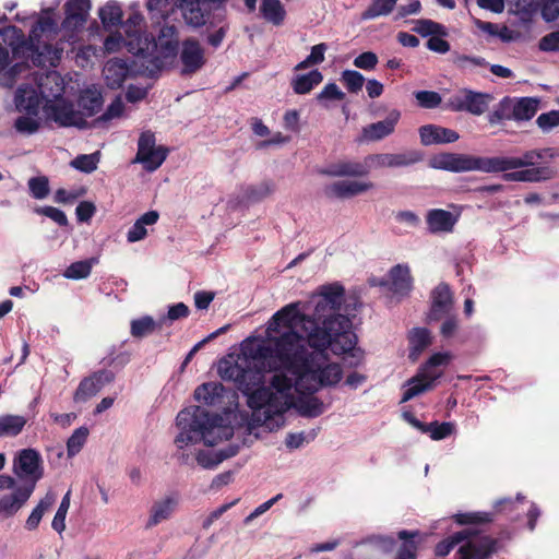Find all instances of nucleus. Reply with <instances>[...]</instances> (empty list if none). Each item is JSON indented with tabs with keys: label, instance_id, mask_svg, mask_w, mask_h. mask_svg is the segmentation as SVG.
I'll return each instance as SVG.
<instances>
[{
	"label": "nucleus",
	"instance_id": "nucleus-1",
	"mask_svg": "<svg viewBox=\"0 0 559 559\" xmlns=\"http://www.w3.org/2000/svg\"><path fill=\"white\" fill-rule=\"evenodd\" d=\"M297 326L295 306H285L270 319L267 338L257 343L247 354L253 360L264 361L269 372L289 373L290 378L297 379L313 354L307 348V337L296 331Z\"/></svg>",
	"mask_w": 559,
	"mask_h": 559
},
{
	"label": "nucleus",
	"instance_id": "nucleus-2",
	"mask_svg": "<svg viewBox=\"0 0 559 559\" xmlns=\"http://www.w3.org/2000/svg\"><path fill=\"white\" fill-rule=\"evenodd\" d=\"M550 148L525 151L521 156H475L463 153H440L433 155L429 166L451 173L481 171L502 173L508 182H544L554 178L556 171L548 164L538 163L546 156H552Z\"/></svg>",
	"mask_w": 559,
	"mask_h": 559
},
{
	"label": "nucleus",
	"instance_id": "nucleus-3",
	"mask_svg": "<svg viewBox=\"0 0 559 559\" xmlns=\"http://www.w3.org/2000/svg\"><path fill=\"white\" fill-rule=\"evenodd\" d=\"M59 26L53 9L41 11L26 38L23 31L14 25L0 29V71L11 62V56L22 63L35 67H56L63 53V47L56 41Z\"/></svg>",
	"mask_w": 559,
	"mask_h": 559
},
{
	"label": "nucleus",
	"instance_id": "nucleus-4",
	"mask_svg": "<svg viewBox=\"0 0 559 559\" xmlns=\"http://www.w3.org/2000/svg\"><path fill=\"white\" fill-rule=\"evenodd\" d=\"M265 371L267 370L264 368V361L261 368L247 361L245 366L238 361H225L219 366L221 378L234 381L237 389L247 397V405L252 413H243L240 416L249 435L258 427H264L262 419L272 414L275 403L278 402L277 397L283 400L281 395L290 385L289 376L284 372L274 373L265 385Z\"/></svg>",
	"mask_w": 559,
	"mask_h": 559
},
{
	"label": "nucleus",
	"instance_id": "nucleus-5",
	"mask_svg": "<svg viewBox=\"0 0 559 559\" xmlns=\"http://www.w3.org/2000/svg\"><path fill=\"white\" fill-rule=\"evenodd\" d=\"M312 313H299L295 306L296 320L301 332L306 335L309 347L312 349L330 348L335 355L347 354L355 350L357 335L347 316L340 314L338 309L321 295L312 298Z\"/></svg>",
	"mask_w": 559,
	"mask_h": 559
},
{
	"label": "nucleus",
	"instance_id": "nucleus-6",
	"mask_svg": "<svg viewBox=\"0 0 559 559\" xmlns=\"http://www.w3.org/2000/svg\"><path fill=\"white\" fill-rule=\"evenodd\" d=\"M312 313H299L295 306L296 320L301 332L306 335L309 347L312 349L330 348L335 355L347 354L355 350L357 335L347 316L340 314L338 309L321 295L312 298Z\"/></svg>",
	"mask_w": 559,
	"mask_h": 559
},
{
	"label": "nucleus",
	"instance_id": "nucleus-7",
	"mask_svg": "<svg viewBox=\"0 0 559 559\" xmlns=\"http://www.w3.org/2000/svg\"><path fill=\"white\" fill-rule=\"evenodd\" d=\"M231 417H237L231 409H225L224 414L219 415L212 414L202 406L185 408L176 417L180 432L176 437L175 443L182 449L201 441L207 447H213L223 440H228L234 436V428L230 425Z\"/></svg>",
	"mask_w": 559,
	"mask_h": 559
},
{
	"label": "nucleus",
	"instance_id": "nucleus-8",
	"mask_svg": "<svg viewBox=\"0 0 559 559\" xmlns=\"http://www.w3.org/2000/svg\"><path fill=\"white\" fill-rule=\"evenodd\" d=\"M224 0H181L179 8L186 23L192 27L206 26V41L218 48L229 28Z\"/></svg>",
	"mask_w": 559,
	"mask_h": 559
},
{
	"label": "nucleus",
	"instance_id": "nucleus-9",
	"mask_svg": "<svg viewBox=\"0 0 559 559\" xmlns=\"http://www.w3.org/2000/svg\"><path fill=\"white\" fill-rule=\"evenodd\" d=\"M289 389L281 395L283 400L277 397L278 402L275 403L272 414L262 419L267 431H276L282 428L285 424L284 415L292 408L306 418H317L326 409L324 403L313 395L314 393H298V397L295 399L293 389L297 392L296 379L289 377Z\"/></svg>",
	"mask_w": 559,
	"mask_h": 559
},
{
	"label": "nucleus",
	"instance_id": "nucleus-10",
	"mask_svg": "<svg viewBox=\"0 0 559 559\" xmlns=\"http://www.w3.org/2000/svg\"><path fill=\"white\" fill-rule=\"evenodd\" d=\"M461 543L463 544L459 547L455 559H489L496 551L497 544L488 535L479 534L472 528H465L438 543L435 547V555L442 559Z\"/></svg>",
	"mask_w": 559,
	"mask_h": 559
},
{
	"label": "nucleus",
	"instance_id": "nucleus-11",
	"mask_svg": "<svg viewBox=\"0 0 559 559\" xmlns=\"http://www.w3.org/2000/svg\"><path fill=\"white\" fill-rule=\"evenodd\" d=\"M326 349H313L312 360L308 361L296 379L297 393H317L321 388L336 385L343 377L336 362H328Z\"/></svg>",
	"mask_w": 559,
	"mask_h": 559
},
{
	"label": "nucleus",
	"instance_id": "nucleus-12",
	"mask_svg": "<svg viewBox=\"0 0 559 559\" xmlns=\"http://www.w3.org/2000/svg\"><path fill=\"white\" fill-rule=\"evenodd\" d=\"M12 472L21 481V486L34 491L37 483L44 476L40 453L33 448L20 450L13 459Z\"/></svg>",
	"mask_w": 559,
	"mask_h": 559
},
{
	"label": "nucleus",
	"instance_id": "nucleus-13",
	"mask_svg": "<svg viewBox=\"0 0 559 559\" xmlns=\"http://www.w3.org/2000/svg\"><path fill=\"white\" fill-rule=\"evenodd\" d=\"M492 99L493 97L489 93L463 88L457 94L450 96L444 106L445 109L454 112L465 111L474 116H481L488 110Z\"/></svg>",
	"mask_w": 559,
	"mask_h": 559
},
{
	"label": "nucleus",
	"instance_id": "nucleus-14",
	"mask_svg": "<svg viewBox=\"0 0 559 559\" xmlns=\"http://www.w3.org/2000/svg\"><path fill=\"white\" fill-rule=\"evenodd\" d=\"M155 134L151 131L141 133L138 141V152L133 163L143 165L146 171L153 173L162 166L168 155V148L156 146Z\"/></svg>",
	"mask_w": 559,
	"mask_h": 559
},
{
	"label": "nucleus",
	"instance_id": "nucleus-15",
	"mask_svg": "<svg viewBox=\"0 0 559 559\" xmlns=\"http://www.w3.org/2000/svg\"><path fill=\"white\" fill-rule=\"evenodd\" d=\"M49 119L55 121L59 127H75L78 129H87L91 124L74 109L72 103L64 99H57L56 103L47 107Z\"/></svg>",
	"mask_w": 559,
	"mask_h": 559
},
{
	"label": "nucleus",
	"instance_id": "nucleus-16",
	"mask_svg": "<svg viewBox=\"0 0 559 559\" xmlns=\"http://www.w3.org/2000/svg\"><path fill=\"white\" fill-rule=\"evenodd\" d=\"M180 74L190 76L200 71L205 62L204 49L194 38H187L181 43L179 52Z\"/></svg>",
	"mask_w": 559,
	"mask_h": 559
},
{
	"label": "nucleus",
	"instance_id": "nucleus-17",
	"mask_svg": "<svg viewBox=\"0 0 559 559\" xmlns=\"http://www.w3.org/2000/svg\"><path fill=\"white\" fill-rule=\"evenodd\" d=\"M114 380L115 373L111 370L102 369L93 372L81 380L73 394V401L75 403L87 402Z\"/></svg>",
	"mask_w": 559,
	"mask_h": 559
},
{
	"label": "nucleus",
	"instance_id": "nucleus-18",
	"mask_svg": "<svg viewBox=\"0 0 559 559\" xmlns=\"http://www.w3.org/2000/svg\"><path fill=\"white\" fill-rule=\"evenodd\" d=\"M135 55L145 59L142 62V67L145 69L146 74L150 78H155L166 67L168 60L175 59L178 55V41L166 40L165 43H162L159 51L148 58L145 57L143 48H139Z\"/></svg>",
	"mask_w": 559,
	"mask_h": 559
},
{
	"label": "nucleus",
	"instance_id": "nucleus-19",
	"mask_svg": "<svg viewBox=\"0 0 559 559\" xmlns=\"http://www.w3.org/2000/svg\"><path fill=\"white\" fill-rule=\"evenodd\" d=\"M423 158V153L417 150H409L401 153H381L368 157L371 164L378 168L408 167L421 162Z\"/></svg>",
	"mask_w": 559,
	"mask_h": 559
},
{
	"label": "nucleus",
	"instance_id": "nucleus-20",
	"mask_svg": "<svg viewBox=\"0 0 559 559\" xmlns=\"http://www.w3.org/2000/svg\"><path fill=\"white\" fill-rule=\"evenodd\" d=\"M41 98L52 102L61 98L64 92V82L57 71H46L34 78Z\"/></svg>",
	"mask_w": 559,
	"mask_h": 559
},
{
	"label": "nucleus",
	"instance_id": "nucleus-21",
	"mask_svg": "<svg viewBox=\"0 0 559 559\" xmlns=\"http://www.w3.org/2000/svg\"><path fill=\"white\" fill-rule=\"evenodd\" d=\"M43 100L45 99L41 98L38 87L31 84L20 85L14 96L16 109L33 116L38 115Z\"/></svg>",
	"mask_w": 559,
	"mask_h": 559
},
{
	"label": "nucleus",
	"instance_id": "nucleus-22",
	"mask_svg": "<svg viewBox=\"0 0 559 559\" xmlns=\"http://www.w3.org/2000/svg\"><path fill=\"white\" fill-rule=\"evenodd\" d=\"M402 417L405 421L418 429L423 433H428L432 440H442L452 435L454 425L449 421L438 423L437 420L425 424L417 419L413 413L403 412Z\"/></svg>",
	"mask_w": 559,
	"mask_h": 559
},
{
	"label": "nucleus",
	"instance_id": "nucleus-23",
	"mask_svg": "<svg viewBox=\"0 0 559 559\" xmlns=\"http://www.w3.org/2000/svg\"><path fill=\"white\" fill-rule=\"evenodd\" d=\"M452 293L448 284L440 283L431 292V308L428 314L430 321H438L448 316L452 309Z\"/></svg>",
	"mask_w": 559,
	"mask_h": 559
},
{
	"label": "nucleus",
	"instance_id": "nucleus-24",
	"mask_svg": "<svg viewBox=\"0 0 559 559\" xmlns=\"http://www.w3.org/2000/svg\"><path fill=\"white\" fill-rule=\"evenodd\" d=\"M91 9V0H68L64 4V20L61 26L67 29H78L84 25L88 11Z\"/></svg>",
	"mask_w": 559,
	"mask_h": 559
},
{
	"label": "nucleus",
	"instance_id": "nucleus-25",
	"mask_svg": "<svg viewBox=\"0 0 559 559\" xmlns=\"http://www.w3.org/2000/svg\"><path fill=\"white\" fill-rule=\"evenodd\" d=\"M400 117V111L393 109L392 111L389 112L385 119L364 127L362 138L366 141L374 142L389 136L394 132L395 126L397 124Z\"/></svg>",
	"mask_w": 559,
	"mask_h": 559
},
{
	"label": "nucleus",
	"instance_id": "nucleus-26",
	"mask_svg": "<svg viewBox=\"0 0 559 559\" xmlns=\"http://www.w3.org/2000/svg\"><path fill=\"white\" fill-rule=\"evenodd\" d=\"M420 142L425 146L453 143L460 139L455 130L437 124H425L419 128Z\"/></svg>",
	"mask_w": 559,
	"mask_h": 559
},
{
	"label": "nucleus",
	"instance_id": "nucleus-27",
	"mask_svg": "<svg viewBox=\"0 0 559 559\" xmlns=\"http://www.w3.org/2000/svg\"><path fill=\"white\" fill-rule=\"evenodd\" d=\"M33 492L20 485L12 493L2 496L0 498V515L3 518L15 515L25 506Z\"/></svg>",
	"mask_w": 559,
	"mask_h": 559
},
{
	"label": "nucleus",
	"instance_id": "nucleus-28",
	"mask_svg": "<svg viewBox=\"0 0 559 559\" xmlns=\"http://www.w3.org/2000/svg\"><path fill=\"white\" fill-rule=\"evenodd\" d=\"M129 73L130 68L127 61L119 58L108 60L103 69L105 83L111 90L120 88Z\"/></svg>",
	"mask_w": 559,
	"mask_h": 559
},
{
	"label": "nucleus",
	"instance_id": "nucleus-29",
	"mask_svg": "<svg viewBox=\"0 0 559 559\" xmlns=\"http://www.w3.org/2000/svg\"><path fill=\"white\" fill-rule=\"evenodd\" d=\"M373 187L372 182L359 181H337L326 186L324 193L329 198L348 199L370 190Z\"/></svg>",
	"mask_w": 559,
	"mask_h": 559
},
{
	"label": "nucleus",
	"instance_id": "nucleus-30",
	"mask_svg": "<svg viewBox=\"0 0 559 559\" xmlns=\"http://www.w3.org/2000/svg\"><path fill=\"white\" fill-rule=\"evenodd\" d=\"M456 221L451 212L442 209L429 210L426 215L428 229L432 234L452 231Z\"/></svg>",
	"mask_w": 559,
	"mask_h": 559
},
{
	"label": "nucleus",
	"instance_id": "nucleus-31",
	"mask_svg": "<svg viewBox=\"0 0 559 559\" xmlns=\"http://www.w3.org/2000/svg\"><path fill=\"white\" fill-rule=\"evenodd\" d=\"M226 393L227 390L222 383L206 382L195 389L194 397L207 406H217L223 403Z\"/></svg>",
	"mask_w": 559,
	"mask_h": 559
},
{
	"label": "nucleus",
	"instance_id": "nucleus-32",
	"mask_svg": "<svg viewBox=\"0 0 559 559\" xmlns=\"http://www.w3.org/2000/svg\"><path fill=\"white\" fill-rule=\"evenodd\" d=\"M390 289L400 296H407L413 288L411 270L406 264H397L390 270Z\"/></svg>",
	"mask_w": 559,
	"mask_h": 559
},
{
	"label": "nucleus",
	"instance_id": "nucleus-33",
	"mask_svg": "<svg viewBox=\"0 0 559 559\" xmlns=\"http://www.w3.org/2000/svg\"><path fill=\"white\" fill-rule=\"evenodd\" d=\"M275 191V185L265 180L257 185H249L241 189L239 202L245 204H253L263 201Z\"/></svg>",
	"mask_w": 559,
	"mask_h": 559
},
{
	"label": "nucleus",
	"instance_id": "nucleus-34",
	"mask_svg": "<svg viewBox=\"0 0 559 559\" xmlns=\"http://www.w3.org/2000/svg\"><path fill=\"white\" fill-rule=\"evenodd\" d=\"M178 504V497L175 495L167 496L160 501H156L152 509L151 515L146 523V527H153L170 518Z\"/></svg>",
	"mask_w": 559,
	"mask_h": 559
},
{
	"label": "nucleus",
	"instance_id": "nucleus-35",
	"mask_svg": "<svg viewBox=\"0 0 559 559\" xmlns=\"http://www.w3.org/2000/svg\"><path fill=\"white\" fill-rule=\"evenodd\" d=\"M103 96L96 90H85L78 99V110L84 119L95 116L103 107Z\"/></svg>",
	"mask_w": 559,
	"mask_h": 559
},
{
	"label": "nucleus",
	"instance_id": "nucleus-36",
	"mask_svg": "<svg viewBox=\"0 0 559 559\" xmlns=\"http://www.w3.org/2000/svg\"><path fill=\"white\" fill-rule=\"evenodd\" d=\"M159 214L157 211H148L141 215L127 233V240L130 243L144 239L147 235L146 226L157 223Z\"/></svg>",
	"mask_w": 559,
	"mask_h": 559
},
{
	"label": "nucleus",
	"instance_id": "nucleus-37",
	"mask_svg": "<svg viewBox=\"0 0 559 559\" xmlns=\"http://www.w3.org/2000/svg\"><path fill=\"white\" fill-rule=\"evenodd\" d=\"M27 418L22 415L3 414L0 415V439L15 438L25 428Z\"/></svg>",
	"mask_w": 559,
	"mask_h": 559
},
{
	"label": "nucleus",
	"instance_id": "nucleus-38",
	"mask_svg": "<svg viewBox=\"0 0 559 559\" xmlns=\"http://www.w3.org/2000/svg\"><path fill=\"white\" fill-rule=\"evenodd\" d=\"M56 502V493L49 490L44 498L39 500L37 506L32 510L25 522V528L34 531L38 527L45 512H47Z\"/></svg>",
	"mask_w": 559,
	"mask_h": 559
},
{
	"label": "nucleus",
	"instance_id": "nucleus-39",
	"mask_svg": "<svg viewBox=\"0 0 559 559\" xmlns=\"http://www.w3.org/2000/svg\"><path fill=\"white\" fill-rule=\"evenodd\" d=\"M323 80L322 73L318 70H311L306 74L296 75L292 80L293 91L298 95H305L312 91Z\"/></svg>",
	"mask_w": 559,
	"mask_h": 559
},
{
	"label": "nucleus",
	"instance_id": "nucleus-40",
	"mask_svg": "<svg viewBox=\"0 0 559 559\" xmlns=\"http://www.w3.org/2000/svg\"><path fill=\"white\" fill-rule=\"evenodd\" d=\"M433 385L435 382L429 378H424L419 371L415 377L406 382V389L404 390L401 403H405L419 394L431 390Z\"/></svg>",
	"mask_w": 559,
	"mask_h": 559
},
{
	"label": "nucleus",
	"instance_id": "nucleus-41",
	"mask_svg": "<svg viewBox=\"0 0 559 559\" xmlns=\"http://www.w3.org/2000/svg\"><path fill=\"white\" fill-rule=\"evenodd\" d=\"M514 98V121L531 120L538 109L539 100L534 97H513Z\"/></svg>",
	"mask_w": 559,
	"mask_h": 559
},
{
	"label": "nucleus",
	"instance_id": "nucleus-42",
	"mask_svg": "<svg viewBox=\"0 0 559 559\" xmlns=\"http://www.w3.org/2000/svg\"><path fill=\"white\" fill-rule=\"evenodd\" d=\"M514 98L510 96H504L500 102L495 106L493 110L489 112L487 119L488 122L492 126L499 124L504 120H514Z\"/></svg>",
	"mask_w": 559,
	"mask_h": 559
},
{
	"label": "nucleus",
	"instance_id": "nucleus-43",
	"mask_svg": "<svg viewBox=\"0 0 559 559\" xmlns=\"http://www.w3.org/2000/svg\"><path fill=\"white\" fill-rule=\"evenodd\" d=\"M409 358L417 359L420 353L430 345V332L426 328H414L409 333Z\"/></svg>",
	"mask_w": 559,
	"mask_h": 559
},
{
	"label": "nucleus",
	"instance_id": "nucleus-44",
	"mask_svg": "<svg viewBox=\"0 0 559 559\" xmlns=\"http://www.w3.org/2000/svg\"><path fill=\"white\" fill-rule=\"evenodd\" d=\"M262 17L273 25H281L286 15V11L280 0H262L260 4Z\"/></svg>",
	"mask_w": 559,
	"mask_h": 559
},
{
	"label": "nucleus",
	"instance_id": "nucleus-45",
	"mask_svg": "<svg viewBox=\"0 0 559 559\" xmlns=\"http://www.w3.org/2000/svg\"><path fill=\"white\" fill-rule=\"evenodd\" d=\"M162 326L159 319L154 320L151 316H142L131 321L130 333L135 338H142L162 329Z\"/></svg>",
	"mask_w": 559,
	"mask_h": 559
},
{
	"label": "nucleus",
	"instance_id": "nucleus-46",
	"mask_svg": "<svg viewBox=\"0 0 559 559\" xmlns=\"http://www.w3.org/2000/svg\"><path fill=\"white\" fill-rule=\"evenodd\" d=\"M450 355L448 353H435L419 369L420 374L424 378H429L433 382L441 377V372L437 371L436 368L444 366L449 362Z\"/></svg>",
	"mask_w": 559,
	"mask_h": 559
},
{
	"label": "nucleus",
	"instance_id": "nucleus-47",
	"mask_svg": "<svg viewBox=\"0 0 559 559\" xmlns=\"http://www.w3.org/2000/svg\"><path fill=\"white\" fill-rule=\"evenodd\" d=\"M98 15L105 28L122 24V10L116 1H108L99 9Z\"/></svg>",
	"mask_w": 559,
	"mask_h": 559
},
{
	"label": "nucleus",
	"instance_id": "nucleus-48",
	"mask_svg": "<svg viewBox=\"0 0 559 559\" xmlns=\"http://www.w3.org/2000/svg\"><path fill=\"white\" fill-rule=\"evenodd\" d=\"M368 171V168L360 163L344 162L332 166L328 174L334 177H361L366 176Z\"/></svg>",
	"mask_w": 559,
	"mask_h": 559
},
{
	"label": "nucleus",
	"instance_id": "nucleus-49",
	"mask_svg": "<svg viewBox=\"0 0 559 559\" xmlns=\"http://www.w3.org/2000/svg\"><path fill=\"white\" fill-rule=\"evenodd\" d=\"M96 262V258L73 262L64 270L63 276L69 280L86 278L90 276L92 267Z\"/></svg>",
	"mask_w": 559,
	"mask_h": 559
},
{
	"label": "nucleus",
	"instance_id": "nucleus-50",
	"mask_svg": "<svg viewBox=\"0 0 559 559\" xmlns=\"http://www.w3.org/2000/svg\"><path fill=\"white\" fill-rule=\"evenodd\" d=\"M90 430L86 426L76 428L67 440L68 457H73L83 449L87 441Z\"/></svg>",
	"mask_w": 559,
	"mask_h": 559
},
{
	"label": "nucleus",
	"instance_id": "nucleus-51",
	"mask_svg": "<svg viewBox=\"0 0 559 559\" xmlns=\"http://www.w3.org/2000/svg\"><path fill=\"white\" fill-rule=\"evenodd\" d=\"M318 294L323 297V300H328V302L341 310L345 294L343 285L340 283L322 285Z\"/></svg>",
	"mask_w": 559,
	"mask_h": 559
},
{
	"label": "nucleus",
	"instance_id": "nucleus-52",
	"mask_svg": "<svg viewBox=\"0 0 559 559\" xmlns=\"http://www.w3.org/2000/svg\"><path fill=\"white\" fill-rule=\"evenodd\" d=\"M397 0H373L371 4L362 12V20H372L378 16L390 14Z\"/></svg>",
	"mask_w": 559,
	"mask_h": 559
},
{
	"label": "nucleus",
	"instance_id": "nucleus-53",
	"mask_svg": "<svg viewBox=\"0 0 559 559\" xmlns=\"http://www.w3.org/2000/svg\"><path fill=\"white\" fill-rule=\"evenodd\" d=\"M413 29L423 37H431L432 35L447 36L448 34L444 25L428 19L417 20Z\"/></svg>",
	"mask_w": 559,
	"mask_h": 559
},
{
	"label": "nucleus",
	"instance_id": "nucleus-54",
	"mask_svg": "<svg viewBox=\"0 0 559 559\" xmlns=\"http://www.w3.org/2000/svg\"><path fill=\"white\" fill-rule=\"evenodd\" d=\"M123 110H124V104H123L121 97L117 96L108 105L106 110L93 121L92 126H94V127L103 126L115 118H119L122 116Z\"/></svg>",
	"mask_w": 559,
	"mask_h": 559
},
{
	"label": "nucleus",
	"instance_id": "nucleus-55",
	"mask_svg": "<svg viewBox=\"0 0 559 559\" xmlns=\"http://www.w3.org/2000/svg\"><path fill=\"white\" fill-rule=\"evenodd\" d=\"M98 162H99V153L98 152L93 153V154H81V155H78L71 162V166L82 173L91 174L97 168Z\"/></svg>",
	"mask_w": 559,
	"mask_h": 559
},
{
	"label": "nucleus",
	"instance_id": "nucleus-56",
	"mask_svg": "<svg viewBox=\"0 0 559 559\" xmlns=\"http://www.w3.org/2000/svg\"><path fill=\"white\" fill-rule=\"evenodd\" d=\"M70 495H71V492L68 491L63 496V498L59 504V508H58V510L52 519V522H51V527L59 534L66 530V518H67L68 510L70 508Z\"/></svg>",
	"mask_w": 559,
	"mask_h": 559
},
{
	"label": "nucleus",
	"instance_id": "nucleus-57",
	"mask_svg": "<svg viewBox=\"0 0 559 559\" xmlns=\"http://www.w3.org/2000/svg\"><path fill=\"white\" fill-rule=\"evenodd\" d=\"M36 117L37 116L33 115L17 117L14 121V128L16 132L26 135L36 133L40 127V123Z\"/></svg>",
	"mask_w": 559,
	"mask_h": 559
},
{
	"label": "nucleus",
	"instance_id": "nucleus-58",
	"mask_svg": "<svg viewBox=\"0 0 559 559\" xmlns=\"http://www.w3.org/2000/svg\"><path fill=\"white\" fill-rule=\"evenodd\" d=\"M28 189L34 199L43 200L49 194V181L45 176L33 177L28 180Z\"/></svg>",
	"mask_w": 559,
	"mask_h": 559
},
{
	"label": "nucleus",
	"instance_id": "nucleus-59",
	"mask_svg": "<svg viewBox=\"0 0 559 559\" xmlns=\"http://www.w3.org/2000/svg\"><path fill=\"white\" fill-rule=\"evenodd\" d=\"M342 81L349 93H358L364 86L365 78L356 70H344Z\"/></svg>",
	"mask_w": 559,
	"mask_h": 559
},
{
	"label": "nucleus",
	"instance_id": "nucleus-60",
	"mask_svg": "<svg viewBox=\"0 0 559 559\" xmlns=\"http://www.w3.org/2000/svg\"><path fill=\"white\" fill-rule=\"evenodd\" d=\"M415 98L420 107L427 109L437 108L442 102L441 95L435 91H418Z\"/></svg>",
	"mask_w": 559,
	"mask_h": 559
},
{
	"label": "nucleus",
	"instance_id": "nucleus-61",
	"mask_svg": "<svg viewBox=\"0 0 559 559\" xmlns=\"http://www.w3.org/2000/svg\"><path fill=\"white\" fill-rule=\"evenodd\" d=\"M455 519H456V522L462 525L488 523L493 520V514L490 512L459 513L455 515Z\"/></svg>",
	"mask_w": 559,
	"mask_h": 559
},
{
	"label": "nucleus",
	"instance_id": "nucleus-62",
	"mask_svg": "<svg viewBox=\"0 0 559 559\" xmlns=\"http://www.w3.org/2000/svg\"><path fill=\"white\" fill-rule=\"evenodd\" d=\"M190 310L188 306L183 302H178L169 306L168 311L165 316L159 318V323L162 325L166 324L168 321H176L180 319H185L189 316Z\"/></svg>",
	"mask_w": 559,
	"mask_h": 559
},
{
	"label": "nucleus",
	"instance_id": "nucleus-63",
	"mask_svg": "<svg viewBox=\"0 0 559 559\" xmlns=\"http://www.w3.org/2000/svg\"><path fill=\"white\" fill-rule=\"evenodd\" d=\"M35 212L37 214L49 217L50 219H52L56 224H58L61 227H66L69 224L66 213L63 211H61L60 209H57V207H53L50 205H45L41 207H37L35 210Z\"/></svg>",
	"mask_w": 559,
	"mask_h": 559
},
{
	"label": "nucleus",
	"instance_id": "nucleus-64",
	"mask_svg": "<svg viewBox=\"0 0 559 559\" xmlns=\"http://www.w3.org/2000/svg\"><path fill=\"white\" fill-rule=\"evenodd\" d=\"M536 123L544 132L550 131L559 126V110H550L539 115Z\"/></svg>",
	"mask_w": 559,
	"mask_h": 559
}]
</instances>
